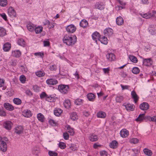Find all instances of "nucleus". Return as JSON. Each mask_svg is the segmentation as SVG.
I'll use <instances>...</instances> for the list:
<instances>
[{
    "instance_id": "nucleus-1",
    "label": "nucleus",
    "mask_w": 156,
    "mask_h": 156,
    "mask_svg": "<svg viewBox=\"0 0 156 156\" xmlns=\"http://www.w3.org/2000/svg\"><path fill=\"white\" fill-rule=\"evenodd\" d=\"M63 42L69 46L74 45L76 41V37L75 36L66 35L63 38Z\"/></svg>"
},
{
    "instance_id": "nucleus-2",
    "label": "nucleus",
    "mask_w": 156,
    "mask_h": 156,
    "mask_svg": "<svg viewBox=\"0 0 156 156\" xmlns=\"http://www.w3.org/2000/svg\"><path fill=\"white\" fill-rule=\"evenodd\" d=\"M59 91L63 94H66L69 89V86L67 85L61 84L58 86Z\"/></svg>"
},
{
    "instance_id": "nucleus-3",
    "label": "nucleus",
    "mask_w": 156,
    "mask_h": 156,
    "mask_svg": "<svg viewBox=\"0 0 156 156\" xmlns=\"http://www.w3.org/2000/svg\"><path fill=\"white\" fill-rule=\"evenodd\" d=\"M140 15L144 18L148 19L152 17L156 16V12L154 11H153L152 12H149L145 13H141Z\"/></svg>"
},
{
    "instance_id": "nucleus-4",
    "label": "nucleus",
    "mask_w": 156,
    "mask_h": 156,
    "mask_svg": "<svg viewBox=\"0 0 156 156\" xmlns=\"http://www.w3.org/2000/svg\"><path fill=\"white\" fill-rule=\"evenodd\" d=\"M122 106L125 107L128 111H133L135 109V106L133 104L129 103H124Z\"/></svg>"
},
{
    "instance_id": "nucleus-5",
    "label": "nucleus",
    "mask_w": 156,
    "mask_h": 156,
    "mask_svg": "<svg viewBox=\"0 0 156 156\" xmlns=\"http://www.w3.org/2000/svg\"><path fill=\"white\" fill-rule=\"evenodd\" d=\"M66 30L67 32L73 33L76 30V27L74 25L70 24L66 27Z\"/></svg>"
},
{
    "instance_id": "nucleus-6",
    "label": "nucleus",
    "mask_w": 156,
    "mask_h": 156,
    "mask_svg": "<svg viewBox=\"0 0 156 156\" xmlns=\"http://www.w3.org/2000/svg\"><path fill=\"white\" fill-rule=\"evenodd\" d=\"M46 83L48 85H53L57 84L58 81L55 79L50 78L47 79L46 80Z\"/></svg>"
},
{
    "instance_id": "nucleus-7",
    "label": "nucleus",
    "mask_w": 156,
    "mask_h": 156,
    "mask_svg": "<svg viewBox=\"0 0 156 156\" xmlns=\"http://www.w3.org/2000/svg\"><path fill=\"white\" fill-rule=\"evenodd\" d=\"M23 126H16L15 129V132L18 134H22L23 133Z\"/></svg>"
},
{
    "instance_id": "nucleus-8",
    "label": "nucleus",
    "mask_w": 156,
    "mask_h": 156,
    "mask_svg": "<svg viewBox=\"0 0 156 156\" xmlns=\"http://www.w3.org/2000/svg\"><path fill=\"white\" fill-rule=\"evenodd\" d=\"M131 94L132 98L133 99L134 103L135 104L136 103L137 101L139 100V97L138 96L134 90H133L131 92Z\"/></svg>"
},
{
    "instance_id": "nucleus-9",
    "label": "nucleus",
    "mask_w": 156,
    "mask_h": 156,
    "mask_svg": "<svg viewBox=\"0 0 156 156\" xmlns=\"http://www.w3.org/2000/svg\"><path fill=\"white\" fill-rule=\"evenodd\" d=\"M120 134L121 137L123 138H126L129 135V132L126 129H124L120 131Z\"/></svg>"
},
{
    "instance_id": "nucleus-10",
    "label": "nucleus",
    "mask_w": 156,
    "mask_h": 156,
    "mask_svg": "<svg viewBox=\"0 0 156 156\" xmlns=\"http://www.w3.org/2000/svg\"><path fill=\"white\" fill-rule=\"evenodd\" d=\"M7 145L6 143L3 141H2L0 143V150L5 152L7 150Z\"/></svg>"
},
{
    "instance_id": "nucleus-11",
    "label": "nucleus",
    "mask_w": 156,
    "mask_h": 156,
    "mask_svg": "<svg viewBox=\"0 0 156 156\" xmlns=\"http://www.w3.org/2000/svg\"><path fill=\"white\" fill-rule=\"evenodd\" d=\"M149 105L147 102H143L141 104L140 106V108L142 110H146L149 108Z\"/></svg>"
},
{
    "instance_id": "nucleus-12",
    "label": "nucleus",
    "mask_w": 156,
    "mask_h": 156,
    "mask_svg": "<svg viewBox=\"0 0 156 156\" xmlns=\"http://www.w3.org/2000/svg\"><path fill=\"white\" fill-rule=\"evenodd\" d=\"M93 39L97 42V40H99L100 37L99 34L96 31L92 35Z\"/></svg>"
},
{
    "instance_id": "nucleus-13",
    "label": "nucleus",
    "mask_w": 156,
    "mask_h": 156,
    "mask_svg": "<svg viewBox=\"0 0 156 156\" xmlns=\"http://www.w3.org/2000/svg\"><path fill=\"white\" fill-rule=\"evenodd\" d=\"M107 58L110 61H112L115 59V57L114 54L112 53H108L106 55Z\"/></svg>"
},
{
    "instance_id": "nucleus-14",
    "label": "nucleus",
    "mask_w": 156,
    "mask_h": 156,
    "mask_svg": "<svg viewBox=\"0 0 156 156\" xmlns=\"http://www.w3.org/2000/svg\"><path fill=\"white\" fill-rule=\"evenodd\" d=\"M104 33L106 35L110 36L113 34V30L111 28H108L104 30Z\"/></svg>"
},
{
    "instance_id": "nucleus-15",
    "label": "nucleus",
    "mask_w": 156,
    "mask_h": 156,
    "mask_svg": "<svg viewBox=\"0 0 156 156\" xmlns=\"http://www.w3.org/2000/svg\"><path fill=\"white\" fill-rule=\"evenodd\" d=\"M23 114L24 117L29 118L32 115V114L30 110L27 109L24 110L23 112Z\"/></svg>"
},
{
    "instance_id": "nucleus-16",
    "label": "nucleus",
    "mask_w": 156,
    "mask_h": 156,
    "mask_svg": "<svg viewBox=\"0 0 156 156\" xmlns=\"http://www.w3.org/2000/svg\"><path fill=\"white\" fill-rule=\"evenodd\" d=\"M12 55L16 58L19 57L21 54V52L19 50H15L12 52Z\"/></svg>"
},
{
    "instance_id": "nucleus-17",
    "label": "nucleus",
    "mask_w": 156,
    "mask_h": 156,
    "mask_svg": "<svg viewBox=\"0 0 156 156\" xmlns=\"http://www.w3.org/2000/svg\"><path fill=\"white\" fill-rule=\"evenodd\" d=\"M144 64L146 66H149L152 64L151 59V58L144 59L143 62Z\"/></svg>"
},
{
    "instance_id": "nucleus-18",
    "label": "nucleus",
    "mask_w": 156,
    "mask_h": 156,
    "mask_svg": "<svg viewBox=\"0 0 156 156\" xmlns=\"http://www.w3.org/2000/svg\"><path fill=\"white\" fill-rule=\"evenodd\" d=\"M89 139L92 142H95L98 140V137L97 135L92 134L90 135Z\"/></svg>"
},
{
    "instance_id": "nucleus-19",
    "label": "nucleus",
    "mask_w": 156,
    "mask_h": 156,
    "mask_svg": "<svg viewBox=\"0 0 156 156\" xmlns=\"http://www.w3.org/2000/svg\"><path fill=\"white\" fill-rule=\"evenodd\" d=\"M27 27L30 31L32 32L34 30L36 26L32 23H30L27 25Z\"/></svg>"
},
{
    "instance_id": "nucleus-20",
    "label": "nucleus",
    "mask_w": 156,
    "mask_h": 156,
    "mask_svg": "<svg viewBox=\"0 0 156 156\" xmlns=\"http://www.w3.org/2000/svg\"><path fill=\"white\" fill-rule=\"evenodd\" d=\"M106 115V113L103 111H99L97 114V116L98 118H105Z\"/></svg>"
},
{
    "instance_id": "nucleus-21",
    "label": "nucleus",
    "mask_w": 156,
    "mask_h": 156,
    "mask_svg": "<svg viewBox=\"0 0 156 156\" xmlns=\"http://www.w3.org/2000/svg\"><path fill=\"white\" fill-rule=\"evenodd\" d=\"M64 106L66 108L69 109L71 107V103L69 100L67 99L65 100L63 103Z\"/></svg>"
},
{
    "instance_id": "nucleus-22",
    "label": "nucleus",
    "mask_w": 156,
    "mask_h": 156,
    "mask_svg": "<svg viewBox=\"0 0 156 156\" xmlns=\"http://www.w3.org/2000/svg\"><path fill=\"white\" fill-rule=\"evenodd\" d=\"M118 146V143L115 140H113L109 144L110 147L112 148H116Z\"/></svg>"
},
{
    "instance_id": "nucleus-23",
    "label": "nucleus",
    "mask_w": 156,
    "mask_h": 156,
    "mask_svg": "<svg viewBox=\"0 0 156 156\" xmlns=\"http://www.w3.org/2000/svg\"><path fill=\"white\" fill-rule=\"evenodd\" d=\"M80 24V26L82 27L85 28L87 26L88 23L86 20L83 19L81 20Z\"/></svg>"
},
{
    "instance_id": "nucleus-24",
    "label": "nucleus",
    "mask_w": 156,
    "mask_h": 156,
    "mask_svg": "<svg viewBox=\"0 0 156 156\" xmlns=\"http://www.w3.org/2000/svg\"><path fill=\"white\" fill-rule=\"evenodd\" d=\"M116 22L118 25H122L123 24L124 22L123 19V18L121 16L118 17L116 18Z\"/></svg>"
},
{
    "instance_id": "nucleus-25",
    "label": "nucleus",
    "mask_w": 156,
    "mask_h": 156,
    "mask_svg": "<svg viewBox=\"0 0 156 156\" xmlns=\"http://www.w3.org/2000/svg\"><path fill=\"white\" fill-rule=\"evenodd\" d=\"M99 41H100L102 44H107L108 43V40L107 38L105 36L100 37Z\"/></svg>"
},
{
    "instance_id": "nucleus-26",
    "label": "nucleus",
    "mask_w": 156,
    "mask_h": 156,
    "mask_svg": "<svg viewBox=\"0 0 156 156\" xmlns=\"http://www.w3.org/2000/svg\"><path fill=\"white\" fill-rule=\"evenodd\" d=\"M143 151L144 154L148 156H151L152 154L151 151L148 148H145L144 149Z\"/></svg>"
},
{
    "instance_id": "nucleus-27",
    "label": "nucleus",
    "mask_w": 156,
    "mask_h": 156,
    "mask_svg": "<svg viewBox=\"0 0 156 156\" xmlns=\"http://www.w3.org/2000/svg\"><path fill=\"white\" fill-rule=\"evenodd\" d=\"M148 29L150 33L152 35H154L156 34V27H150Z\"/></svg>"
},
{
    "instance_id": "nucleus-28",
    "label": "nucleus",
    "mask_w": 156,
    "mask_h": 156,
    "mask_svg": "<svg viewBox=\"0 0 156 156\" xmlns=\"http://www.w3.org/2000/svg\"><path fill=\"white\" fill-rule=\"evenodd\" d=\"M62 112V110L60 108H56L54 110V114L56 116H59Z\"/></svg>"
},
{
    "instance_id": "nucleus-29",
    "label": "nucleus",
    "mask_w": 156,
    "mask_h": 156,
    "mask_svg": "<svg viewBox=\"0 0 156 156\" xmlns=\"http://www.w3.org/2000/svg\"><path fill=\"white\" fill-rule=\"evenodd\" d=\"M3 49L5 51H8L10 50V44L8 42L4 44L3 46Z\"/></svg>"
},
{
    "instance_id": "nucleus-30",
    "label": "nucleus",
    "mask_w": 156,
    "mask_h": 156,
    "mask_svg": "<svg viewBox=\"0 0 156 156\" xmlns=\"http://www.w3.org/2000/svg\"><path fill=\"white\" fill-rule=\"evenodd\" d=\"M95 7L98 9L101 10L104 8V4L102 3H98L95 5Z\"/></svg>"
},
{
    "instance_id": "nucleus-31",
    "label": "nucleus",
    "mask_w": 156,
    "mask_h": 156,
    "mask_svg": "<svg viewBox=\"0 0 156 156\" xmlns=\"http://www.w3.org/2000/svg\"><path fill=\"white\" fill-rule=\"evenodd\" d=\"M37 118L38 120L43 122L44 121V115L41 113H39L37 114Z\"/></svg>"
},
{
    "instance_id": "nucleus-32",
    "label": "nucleus",
    "mask_w": 156,
    "mask_h": 156,
    "mask_svg": "<svg viewBox=\"0 0 156 156\" xmlns=\"http://www.w3.org/2000/svg\"><path fill=\"white\" fill-rule=\"evenodd\" d=\"M35 74L39 77H41L44 76L45 73L43 70H39L36 72Z\"/></svg>"
},
{
    "instance_id": "nucleus-33",
    "label": "nucleus",
    "mask_w": 156,
    "mask_h": 156,
    "mask_svg": "<svg viewBox=\"0 0 156 156\" xmlns=\"http://www.w3.org/2000/svg\"><path fill=\"white\" fill-rule=\"evenodd\" d=\"M16 15V13L15 10L13 9L12 7H10V17L15 18Z\"/></svg>"
},
{
    "instance_id": "nucleus-34",
    "label": "nucleus",
    "mask_w": 156,
    "mask_h": 156,
    "mask_svg": "<svg viewBox=\"0 0 156 156\" xmlns=\"http://www.w3.org/2000/svg\"><path fill=\"white\" fill-rule=\"evenodd\" d=\"M17 44L20 45L24 47L26 45V42L22 38H20L18 40Z\"/></svg>"
},
{
    "instance_id": "nucleus-35",
    "label": "nucleus",
    "mask_w": 156,
    "mask_h": 156,
    "mask_svg": "<svg viewBox=\"0 0 156 156\" xmlns=\"http://www.w3.org/2000/svg\"><path fill=\"white\" fill-rule=\"evenodd\" d=\"M67 131L70 134V135H73L74 134V131L73 128H71L69 125L67 126Z\"/></svg>"
},
{
    "instance_id": "nucleus-36",
    "label": "nucleus",
    "mask_w": 156,
    "mask_h": 156,
    "mask_svg": "<svg viewBox=\"0 0 156 156\" xmlns=\"http://www.w3.org/2000/svg\"><path fill=\"white\" fill-rule=\"evenodd\" d=\"M87 97L88 100L91 101H93L94 100L95 96L92 93H89L87 95Z\"/></svg>"
},
{
    "instance_id": "nucleus-37",
    "label": "nucleus",
    "mask_w": 156,
    "mask_h": 156,
    "mask_svg": "<svg viewBox=\"0 0 156 156\" xmlns=\"http://www.w3.org/2000/svg\"><path fill=\"white\" fill-rule=\"evenodd\" d=\"M71 119L73 120L74 121L78 119L77 113L76 112H73L71 113L70 115Z\"/></svg>"
},
{
    "instance_id": "nucleus-38",
    "label": "nucleus",
    "mask_w": 156,
    "mask_h": 156,
    "mask_svg": "<svg viewBox=\"0 0 156 156\" xmlns=\"http://www.w3.org/2000/svg\"><path fill=\"white\" fill-rule=\"evenodd\" d=\"M43 27L41 26H39L35 27L34 30L36 34H38L40 33L42 31Z\"/></svg>"
},
{
    "instance_id": "nucleus-39",
    "label": "nucleus",
    "mask_w": 156,
    "mask_h": 156,
    "mask_svg": "<svg viewBox=\"0 0 156 156\" xmlns=\"http://www.w3.org/2000/svg\"><path fill=\"white\" fill-rule=\"evenodd\" d=\"M129 58L130 60L133 62L136 63L138 62L137 58L133 55H130L129 56Z\"/></svg>"
},
{
    "instance_id": "nucleus-40",
    "label": "nucleus",
    "mask_w": 156,
    "mask_h": 156,
    "mask_svg": "<svg viewBox=\"0 0 156 156\" xmlns=\"http://www.w3.org/2000/svg\"><path fill=\"white\" fill-rule=\"evenodd\" d=\"M6 34V31L4 28L0 27V36L3 37Z\"/></svg>"
},
{
    "instance_id": "nucleus-41",
    "label": "nucleus",
    "mask_w": 156,
    "mask_h": 156,
    "mask_svg": "<svg viewBox=\"0 0 156 156\" xmlns=\"http://www.w3.org/2000/svg\"><path fill=\"white\" fill-rule=\"evenodd\" d=\"M145 114L144 113L140 114L138 117L136 119V121H141L144 119V118Z\"/></svg>"
},
{
    "instance_id": "nucleus-42",
    "label": "nucleus",
    "mask_w": 156,
    "mask_h": 156,
    "mask_svg": "<svg viewBox=\"0 0 156 156\" xmlns=\"http://www.w3.org/2000/svg\"><path fill=\"white\" fill-rule=\"evenodd\" d=\"M3 126L6 129L9 130V128L10 127V121H7L5 122L3 124Z\"/></svg>"
},
{
    "instance_id": "nucleus-43",
    "label": "nucleus",
    "mask_w": 156,
    "mask_h": 156,
    "mask_svg": "<svg viewBox=\"0 0 156 156\" xmlns=\"http://www.w3.org/2000/svg\"><path fill=\"white\" fill-rule=\"evenodd\" d=\"M123 99L122 96L121 95H117L115 98V100L117 102L120 103Z\"/></svg>"
},
{
    "instance_id": "nucleus-44",
    "label": "nucleus",
    "mask_w": 156,
    "mask_h": 156,
    "mask_svg": "<svg viewBox=\"0 0 156 156\" xmlns=\"http://www.w3.org/2000/svg\"><path fill=\"white\" fill-rule=\"evenodd\" d=\"M13 101L14 103L17 105H20L22 103L21 100L19 98H16L13 99Z\"/></svg>"
},
{
    "instance_id": "nucleus-45",
    "label": "nucleus",
    "mask_w": 156,
    "mask_h": 156,
    "mask_svg": "<svg viewBox=\"0 0 156 156\" xmlns=\"http://www.w3.org/2000/svg\"><path fill=\"white\" fill-rule=\"evenodd\" d=\"M83 101V100L80 98H78L75 100L74 103L77 105H81L82 104Z\"/></svg>"
},
{
    "instance_id": "nucleus-46",
    "label": "nucleus",
    "mask_w": 156,
    "mask_h": 156,
    "mask_svg": "<svg viewBox=\"0 0 156 156\" xmlns=\"http://www.w3.org/2000/svg\"><path fill=\"white\" fill-rule=\"evenodd\" d=\"M6 115V112L4 111L3 108H0V116L5 117Z\"/></svg>"
},
{
    "instance_id": "nucleus-47",
    "label": "nucleus",
    "mask_w": 156,
    "mask_h": 156,
    "mask_svg": "<svg viewBox=\"0 0 156 156\" xmlns=\"http://www.w3.org/2000/svg\"><path fill=\"white\" fill-rule=\"evenodd\" d=\"M46 100L49 102H52L54 101L55 98L53 97H51L50 95H48L46 98Z\"/></svg>"
},
{
    "instance_id": "nucleus-48",
    "label": "nucleus",
    "mask_w": 156,
    "mask_h": 156,
    "mask_svg": "<svg viewBox=\"0 0 156 156\" xmlns=\"http://www.w3.org/2000/svg\"><path fill=\"white\" fill-rule=\"evenodd\" d=\"M20 80L21 83H24L26 81V78L24 75H22L20 76Z\"/></svg>"
},
{
    "instance_id": "nucleus-49",
    "label": "nucleus",
    "mask_w": 156,
    "mask_h": 156,
    "mask_svg": "<svg viewBox=\"0 0 156 156\" xmlns=\"http://www.w3.org/2000/svg\"><path fill=\"white\" fill-rule=\"evenodd\" d=\"M140 72V69L137 67H134L133 68L132 70V72L134 74H138Z\"/></svg>"
},
{
    "instance_id": "nucleus-50",
    "label": "nucleus",
    "mask_w": 156,
    "mask_h": 156,
    "mask_svg": "<svg viewBox=\"0 0 156 156\" xmlns=\"http://www.w3.org/2000/svg\"><path fill=\"white\" fill-rule=\"evenodd\" d=\"M7 4V0H0V5L3 7L5 6Z\"/></svg>"
},
{
    "instance_id": "nucleus-51",
    "label": "nucleus",
    "mask_w": 156,
    "mask_h": 156,
    "mask_svg": "<svg viewBox=\"0 0 156 156\" xmlns=\"http://www.w3.org/2000/svg\"><path fill=\"white\" fill-rule=\"evenodd\" d=\"M139 140L137 138H132L129 140V142L131 143H133V144H136L138 142Z\"/></svg>"
},
{
    "instance_id": "nucleus-52",
    "label": "nucleus",
    "mask_w": 156,
    "mask_h": 156,
    "mask_svg": "<svg viewBox=\"0 0 156 156\" xmlns=\"http://www.w3.org/2000/svg\"><path fill=\"white\" fill-rule=\"evenodd\" d=\"M70 149L72 151H75L77 150V147L76 145L72 144L69 146Z\"/></svg>"
},
{
    "instance_id": "nucleus-53",
    "label": "nucleus",
    "mask_w": 156,
    "mask_h": 156,
    "mask_svg": "<svg viewBox=\"0 0 156 156\" xmlns=\"http://www.w3.org/2000/svg\"><path fill=\"white\" fill-rule=\"evenodd\" d=\"M48 95H47L46 93H45V92H42L41 94L40 95V97L41 99L45 98L46 100V98H47Z\"/></svg>"
},
{
    "instance_id": "nucleus-54",
    "label": "nucleus",
    "mask_w": 156,
    "mask_h": 156,
    "mask_svg": "<svg viewBox=\"0 0 156 156\" xmlns=\"http://www.w3.org/2000/svg\"><path fill=\"white\" fill-rule=\"evenodd\" d=\"M4 107L5 108L8 110H10V104L9 103H5L4 104Z\"/></svg>"
},
{
    "instance_id": "nucleus-55",
    "label": "nucleus",
    "mask_w": 156,
    "mask_h": 156,
    "mask_svg": "<svg viewBox=\"0 0 156 156\" xmlns=\"http://www.w3.org/2000/svg\"><path fill=\"white\" fill-rule=\"evenodd\" d=\"M33 90L36 92H39L40 90V87L37 85H35L33 86Z\"/></svg>"
},
{
    "instance_id": "nucleus-56",
    "label": "nucleus",
    "mask_w": 156,
    "mask_h": 156,
    "mask_svg": "<svg viewBox=\"0 0 156 156\" xmlns=\"http://www.w3.org/2000/svg\"><path fill=\"white\" fill-rule=\"evenodd\" d=\"M59 146L62 149L65 148L66 147V144L63 142H60L59 144Z\"/></svg>"
},
{
    "instance_id": "nucleus-57",
    "label": "nucleus",
    "mask_w": 156,
    "mask_h": 156,
    "mask_svg": "<svg viewBox=\"0 0 156 156\" xmlns=\"http://www.w3.org/2000/svg\"><path fill=\"white\" fill-rule=\"evenodd\" d=\"M48 154L50 156H57L58 153L53 151H49L48 152Z\"/></svg>"
},
{
    "instance_id": "nucleus-58",
    "label": "nucleus",
    "mask_w": 156,
    "mask_h": 156,
    "mask_svg": "<svg viewBox=\"0 0 156 156\" xmlns=\"http://www.w3.org/2000/svg\"><path fill=\"white\" fill-rule=\"evenodd\" d=\"M57 69V66L55 64L50 66L49 69L51 71H55Z\"/></svg>"
},
{
    "instance_id": "nucleus-59",
    "label": "nucleus",
    "mask_w": 156,
    "mask_h": 156,
    "mask_svg": "<svg viewBox=\"0 0 156 156\" xmlns=\"http://www.w3.org/2000/svg\"><path fill=\"white\" fill-rule=\"evenodd\" d=\"M49 123L52 126H55L56 125V122L54 120L50 119L49 120Z\"/></svg>"
},
{
    "instance_id": "nucleus-60",
    "label": "nucleus",
    "mask_w": 156,
    "mask_h": 156,
    "mask_svg": "<svg viewBox=\"0 0 156 156\" xmlns=\"http://www.w3.org/2000/svg\"><path fill=\"white\" fill-rule=\"evenodd\" d=\"M120 86L121 87L122 90H124L128 89L130 87V86L129 85H128L124 86L122 84H121Z\"/></svg>"
},
{
    "instance_id": "nucleus-61",
    "label": "nucleus",
    "mask_w": 156,
    "mask_h": 156,
    "mask_svg": "<svg viewBox=\"0 0 156 156\" xmlns=\"http://www.w3.org/2000/svg\"><path fill=\"white\" fill-rule=\"evenodd\" d=\"M54 23L53 22L51 23L50 22V24H48V27L49 29H51L54 27Z\"/></svg>"
},
{
    "instance_id": "nucleus-62",
    "label": "nucleus",
    "mask_w": 156,
    "mask_h": 156,
    "mask_svg": "<svg viewBox=\"0 0 156 156\" xmlns=\"http://www.w3.org/2000/svg\"><path fill=\"white\" fill-rule=\"evenodd\" d=\"M63 138L65 140H68L69 138V135L67 133H64L63 134Z\"/></svg>"
},
{
    "instance_id": "nucleus-63",
    "label": "nucleus",
    "mask_w": 156,
    "mask_h": 156,
    "mask_svg": "<svg viewBox=\"0 0 156 156\" xmlns=\"http://www.w3.org/2000/svg\"><path fill=\"white\" fill-rule=\"evenodd\" d=\"M101 156H107V153L105 151H102L100 152Z\"/></svg>"
},
{
    "instance_id": "nucleus-64",
    "label": "nucleus",
    "mask_w": 156,
    "mask_h": 156,
    "mask_svg": "<svg viewBox=\"0 0 156 156\" xmlns=\"http://www.w3.org/2000/svg\"><path fill=\"white\" fill-rule=\"evenodd\" d=\"M43 43L44 46H48L50 45V42L48 40L44 41Z\"/></svg>"
}]
</instances>
